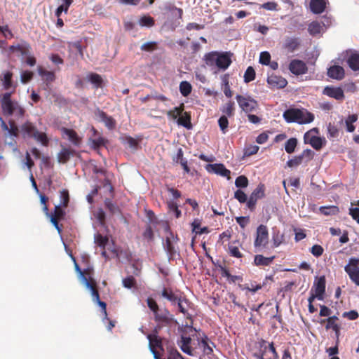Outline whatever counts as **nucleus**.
<instances>
[{
    "mask_svg": "<svg viewBox=\"0 0 359 359\" xmlns=\"http://www.w3.org/2000/svg\"><path fill=\"white\" fill-rule=\"evenodd\" d=\"M271 55L269 52L264 51L260 53L259 62L264 65H268L270 64Z\"/></svg>",
    "mask_w": 359,
    "mask_h": 359,
    "instance_id": "nucleus-64",
    "label": "nucleus"
},
{
    "mask_svg": "<svg viewBox=\"0 0 359 359\" xmlns=\"http://www.w3.org/2000/svg\"><path fill=\"white\" fill-rule=\"evenodd\" d=\"M236 99L239 107L245 113L252 112L258 107L257 101L250 97H245L241 95H237Z\"/></svg>",
    "mask_w": 359,
    "mask_h": 359,
    "instance_id": "nucleus-10",
    "label": "nucleus"
},
{
    "mask_svg": "<svg viewBox=\"0 0 359 359\" xmlns=\"http://www.w3.org/2000/svg\"><path fill=\"white\" fill-rule=\"evenodd\" d=\"M273 247L277 248L284 241V235L279 231L273 233L272 236Z\"/></svg>",
    "mask_w": 359,
    "mask_h": 359,
    "instance_id": "nucleus-48",
    "label": "nucleus"
},
{
    "mask_svg": "<svg viewBox=\"0 0 359 359\" xmlns=\"http://www.w3.org/2000/svg\"><path fill=\"white\" fill-rule=\"evenodd\" d=\"M266 343V341L262 340L260 343L261 353H255L253 355L257 359H278L273 343L271 342L268 346Z\"/></svg>",
    "mask_w": 359,
    "mask_h": 359,
    "instance_id": "nucleus-7",
    "label": "nucleus"
},
{
    "mask_svg": "<svg viewBox=\"0 0 359 359\" xmlns=\"http://www.w3.org/2000/svg\"><path fill=\"white\" fill-rule=\"evenodd\" d=\"M90 290L93 298V301L98 304L101 308L102 311L105 316V318L107 317V304L100 299V294L97 288H95L94 285H91L88 288Z\"/></svg>",
    "mask_w": 359,
    "mask_h": 359,
    "instance_id": "nucleus-15",
    "label": "nucleus"
},
{
    "mask_svg": "<svg viewBox=\"0 0 359 359\" xmlns=\"http://www.w3.org/2000/svg\"><path fill=\"white\" fill-rule=\"evenodd\" d=\"M300 46V40L296 37H287L283 45V48L289 53H293Z\"/></svg>",
    "mask_w": 359,
    "mask_h": 359,
    "instance_id": "nucleus-16",
    "label": "nucleus"
},
{
    "mask_svg": "<svg viewBox=\"0 0 359 359\" xmlns=\"http://www.w3.org/2000/svg\"><path fill=\"white\" fill-rule=\"evenodd\" d=\"M269 245V231L264 224L258 226L256 230L254 247L256 251L260 252L266 249Z\"/></svg>",
    "mask_w": 359,
    "mask_h": 359,
    "instance_id": "nucleus-6",
    "label": "nucleus"
},
{
    "mask_svg": "<svg viewBox=\"0 0 359 359\" xmlns=\"http://www.w3.org/2000/svg\"><path fill=\"white\" fill-rule=\"evenodd\" d=\"M184 110V104L183 103L180 104L179 107H175L172 109H170L167 111V116L169 118L172 120H175L178 118L180 115Z\"/></svg>",
    "mask_w": 359,
    "mask_h": 359,
    "instance_id": "nucleus-35",
    "label": "nucleus"
},
{
    "mask_svg": "<svg viewBox=\"0 0 359 359\" xmlns=\"http://www.w3.org/2000/svg\"><path fill=\"white\" fill-rule=\"evenodd\" d=\"M299 155L302 157L303 162L307 163L313 158L315 153L311 149H306Z\"/></svg>",
    "mask_w": 359,
    "mask_h": 359,
    "instance_id": "nucleus-47",
    "label": "nucleus"
},
{
    "mask_svg": "<svg viewBox=\"0 0 359 359\" xmlns=\"http://www.w3.org/2000/svg\"><path fill=\"white\" fill-rule=\"evenodd\" d=\"M13 78V73L11 72L7 71L4 73L3 78L1 79L2 84L4 86V88L6 90H10L11 88L13 89V91L15 90L16 88V85H14L12 81Z\"/></svg>",
    "mask_w": 359,
    "mask_h": 359,
    "instance_id": "nucleus-24",
    "label": "nucleus"
},
{
    "mask_svg": "<svg viewBox=\"0 0 359 359\" xmlns=\"http://www.w3.org/2000/svg\"><path fill=\"white\" fill-rule=\"evenodd\" d=\"M12 93H5L1 95L0 102L3 114L5 116H15L22 118L25 116V109L16 100H12Z\"/></svg>",
    "mask_w": 359,
    "mask_h": 359,
    "instance_id": "nucleus-2",
    "label": "nucleus"
},
{
    "mask_svg": "<svg viewBox=\"0 0 359 359\" xmlns=\"http://www.w3.org/2000/svg\"><path fill=\"white\" fill-rule=\"evenodd\" d=\"M218 124L222 133H226L229 127L227 116H222L218 120Z\"/></svg>",
    "mask_w": 359,
    "mask_h": 359,
    "instance_id": "nucleus-56",
    "label": "nucleus"
},
{
    "mask_svg": "<svg viewBox=\"0 0 359 359\" xmlns=\"http://www.w3.org/2000/svg\"><path fill=\"white\" fill-rule=\"evenodd\" d=\"M88 81L94 85L95 88H102L103 79L102 76L96 73H90L88 75Z\"/></svg>",
    "mask_w": 359,
    "mask_h": 359,
    "instance_id": "nucleus-36",
    "label": "nucleus"
},
{
    "mask_svg": "<svg viewBox=\"0 0 359 359\" xmlns=\"http://www.w3.org/2000/svg\"><path fill=\"white\" fill-rule=\"evenodd\" d=\"M62 208L63 207L60 205H55L54 211L50 216L61 220L63 219L65 216V211Z\"/></svg>",
    "mask_w": 359,
    "mask_h": 359,
    "instance_id": "nucleus-49",
    "label": "nucleus"
},
{
    "mask_svg": "<svg viewBox=\"0 0 359 359\" xmlns=\"http://www.w3.org/2000/svg\"><path fill=\"white\" fill-rule=\"evenodd\" d=\"M268 280H273L272 276H267V277H266V278H265V280H264V281L263 282L262 284H256V285H255L254 283H251L250 286H248V285H245L243 286V290H247L250 291L252 292H256L257 291L260 290L264 285H265L266 284Z\"/></svg>",
    "mask_w": 359,
    "mask_h": 359,
    "instance_id": "nucleus-39",
    "label": "nucleus"
},
{
    "mask_svg": "<svg viewBox=\"0 0 359 359\" xmlns=\"http://www.w3.org/2000/svg\"><path fill=\"white\" fill-rule=\"evenodd\" d=\"M39 74L43 76L45 81L47 82H53L55 79V75L53 72H50L46 69H40Z\"/></svg>",
    "mask_w": 359,
    "mask_h": 359,
    "instance_id": "nucleus-50",
    "label": "nucleus"
},
{
    "mask_svg": "<svg viewBox=\"0 0 359 359\" xmlns=\"http://www.w3.org/2000/svg\"><path fill=\"white\" fill-rule=\"evenodd\" d=\"M310 252L313 256L319 257L323 254L324 249L320 245H314L311 248Z\"/></svg>",
    "mask_w": 359,
    "mask_h": 359,
    "instance_id": "nucleus-63",
    "label": "nucleus"
},
{
    "mask_svg": "<svg viewBox=\"0 0 359 359\" xmlns=\"http://www.w3.org/2000/svg\"><path fill=\"white\" fill-rule=\"evenodd\" d=\"M73 261L74 262V268L76 273L79 274V278L82 282L83 284L85 285V286L88 288L92 285V283L88 281L86 278V276L84 274V272L81 269L79 264H77L76 259L74 257H72Z\"/></svg>",
    "mask_w": 359,
    "mask_h": 359,
    "instance_id": "nucleus-33",
    "label": "nucleus"
},
{
    "mask_svg": "<svg viewBox=\"0 0 359 359\" xmlns=\"http://www.w3.org/2000/svg\"><path fill=\"white\" fill-rule=\"evenodd\" d=\"M83 272H84V274L86 276V278L87 279V280L88 281V280H89V282L92 283V285H93L94 287L96 288L97 283L93 277V269L92 267L89 266V267L86 268V269H84L83 271Z\"/></svg>",
    "mask_w": 359,
    "mask_h": 359,
    "instance_id": "nucleus-55",
    "label": "nucleus"
},
{
    "mask_svg": "<svg viewBox=\"0 0 359 359\" xmlns=\"http://www.w3.org/2000/svg\"><path fill=\"white\" fill-rule=\"evenodd\" d=\"M180 298L177 301L178 309L180 312L183 313L184 316L188 314V308L189 306V300L184 296L180 294Z\"/></svg>",
    "mask_w": 359,
    "mask_h": 359,
    "instance_id": "nucleus-32",
    "label": "nucleus"
},
{
    "mask_svg": "<svg viewBox=\"0 0 359 359\" xmlns=\"http://www.w3.org/2000/svg\"><path fill=\"white\" fill-rule=\"evenodd\" d=\"M259 147L257 145H250L246 147L244 149V155L246 156H250L256 154L259 151Z\"/></svg>",
    "mask_w": 359,
    "mask_h": 359,
    "instance_id": "nucleus-62",
    "label": "nucleus"
},
{
    "mask_svg": "<svg viewBox=\"0 0 359 359\" xmlns=\"http://www.w3.org/2000/svg\"><path fill=\"white\" fill-rule=\"evenodd\" d=\"M62 131L65 135H66L68 137L69 140L72 142L74 144H80L81 140L79 137L76 131H74L72 129H69L66 128H62Z\"/></svg>",
    "mask_w": 359,
    "mask_h": 359,
    "instance_id": "nucleus-26",
    "label": "nucleus"
},
{
    "mask_svg": "<svg viewBox=\"0 0 359 359\" xmlns=\"http://www.w3.org/2000/svg\"><path fill=\"white\" fill-rule=\"evenodd\" d=\"M289 69L293 74L302 75L307 72L308 67L304 61L294 59L290 62Z\"/></svg>",
    "mask_w": 359,
    "mask_h": 359,
    "instance_id": "nucleus-11",
    "label": "nucleus"
},
{
    "mask_svg": "<svg viewBox=\"0 0 359 359\" xmlns=\"http://www.w3.org/2000/svg\"><path fill=\"white\" fill-rule=\"evenodd\" d=\"M255 79V71L252 67H248L244 74V81L249 83Z\"/></svg>",
    "mask_w": 359,
    "mask_h": 359,
    "instance_id": "nucleus-53",
    "label": "nucleus"
},
{
    "mask_svg": "<svg viewBox=\"0 0 359 359\" xmlns=\"http://www.w3.org/2000/svg\"><path fill=\"white\" fill-rule=\"evenodd\" d=\"M265 196V186L260 183L251 193L248 201H247V207L250 211H254L256 208L257 202Z\"/></svg>",
    "mask_w": 359,
    "mask_h": 359,
    "instance_id": "nucleus-9",
    "label": "nucleus"
},
{
    "mask_svg": "<svg viewBox=\"0 0 359 359\" xmlns=\"http://www.w3.org/2000/svg\"><path fill=\"white\" fill-rule=\"evenodd\" d=\"M192 87L188 81H182L180 84V93L184 96H188L191 93Z\"/></svg>",
    "mask_w": 359,
    "mask_h": 359,
    "instance_id": "nucleus-44",
    "label": "nucleus"
},
{
    "mask_svg": "<svg viewBox=\"0 0 359 359\" xmlns=\"http://www.w3.org/2000/svg\"><path fill=\"white\" fill-rule=\"evenodd\" d=\"M136 284V280L133 276H129L123 280V285L126 288H132Z\"/></svg>",
    "mask_w": 359,
    "mask_h": 359,
    "instance_id": "nucleus-61",
    "label": "nucleus"
},
{
    "mask_svg": "<svg viewBox=\"0 0 359 359\" xmlns=\"http://www.w3.org/2000/svg\"><path fill=\"white\" fill-rule=\"evenodd\" d=\"M302 163H304V162L302 159V157L300 156V155H298V156H295L293 158L287 161V165L289 168H294V167H297V166L299 165Z\"/></svg>",
    "mask_w": 359,
    "mask_h": 359,
    "instance_id": "nucleus-60",
    "label": "nucleus"
},
{
    "mask_svg": "<svg viewBox=\"0 0 359 359\" xmlns=\"http://www.w3.org/2000/svg\"><path fill=\"white\" fill-rule=\"evenodd\" d=\"M75 154V151L69 148H62L57 154V160L59 163H67L71 156Z\"/></svg>",
    "mask_w": 359,
    "mask_h": 359,
    "instance_id": "nucleus-23",
    "label": "nucleus"
},
{
    "mask_svg": "<svg viewBox=\"0 0 359 359\" xmlns=\"http://www.w3.org/2000/svg\"><path fill=\"white\" fill-rule=\"evenodd\" d=\"M144 238L147 239L149 241H151L154 239V235L152 229L151 224L149 223L147 225L146 229L142 234Z\"/></svg>",
    "mask_w": 359,
    "mask_h": 359,
    "instance_id": "nucleus-57",
    "label": "nucleus"
},
{
    "mask_svg": "<svg viewBox=\"0 0 359 359\" xmlns=\"http://www.w3.org/2000/svg\"><path fill=\"white\" fill-rule=\"evenodd\" d=\"M147 338L149 339L150 349L156 350V348H159L163 350L162 339L157 335L156 332V334H149Z\"/></svg>",
    "mask_w": 359,
    "mask_h": 359,
    "instance_id": "nucleus-20",
    "label": "nucleus"
},
{
    "mask_svg": "<svg viewBox=\"0 0 359 359\" xmlns=\"http://www.w3.org/2000/svg\"><path fill=\"white\" fill-rule=\"evenodd\" d=\"M139 23L142 27H150L154 26L155 22L154 18L151 16L144 15L140 19Z\"/></svg>",
    "mask_w": 359,
    "mask_h": 359,
    "instance_id": "nucleus-52",
    "label": "nucleus"
},
{
    "mask_svg": "<svg viewBox=\"0 0 359 359\" xmlns=\"http://www.w3.org/2000/svg\"><path fill=\"white\" fill-rule=\"evenodd\" d=\"M104 205L106 208L110 212L111 214L114 215L120 212L119 208L114 204L111 199L106 198L104 200Z\"/></svg>",
    "mask_w": 359,
    "mask_h": 359,
    "instance_id": "nucleus-45",
    "label": "nucleus"
},
{
    "mask_svg": "<svg viewBox=\"0 0 359 359\" xmlns=\"http://www.w3.org/2000/svg\"><path fill=\"white\" fill-rule=\"evenodd\" d=\"M8 49L11 53L18 51L22 55H27L29 54L31 46L27 42L23 41L22 44L12 45L9 46Z\"/></svg>",
    "mask_w": 359,
    "mask_h": 359,
    "instance_id": "nucleus-19",
    "label": "nucleus"
},
{
    "mask_svg": "<svg viewBox=\"0 0 359 359\" xmlns=\"http://www.w3.org/2000/svg\"><path fill=\"white\" fill-rule=\"evenodd\" d=\"M311 11L316 14L323 13L325 8V2L324 0H311L310 2Z\"/></svg>",
    "mask_w": 359,
    "mask_h": 359,
    "instance_id": "nucleus-25",
    "label": "nucleus"
},
{
    "mask_svg": "<svg viewBox=\"0 0 359 359\" xmlns=\"http://www.w3.org/2000/svg\"><path fill=\"white\" fill-rule=\"evenodd\" d=\"M191 339L189 337L182 336L180 341L178 342L181 350L189 355H191Z\"/></svg>",
    "mask_w": 359,
    "mask_h": 359,
    "instance_id": "nucleus-30",
    "label": "nucleus"
},
{
    "mask_svg": "<svg viewBox=\"0 0 359 359\" xmlns=\"http://www.w3.org/2000/svg\"><path fill=\"white\" fill-rule=\"evenodd\" d=\"M234 198L237 199L241 203H247V201H248L247 195L241 189H237L234 192Z\"/></svg>",
    "mask_w": 359,
    "mask_h": 359,
    "instance_id": "nucleus-58",
    "label": "nucleus"
},
{
    "mask_svg": "<svg viewBox=\"0 0 359 359\" xmlns=\"http://www.w3.org/2000/svg\"><path fill=\"white\" fill-rule=\"evenodd\" d=\"M323 94L338 101H342L345 97L344 90L340 87L327 86L323 89Z\"/></svg>",
    "mask_w": 359,
    "mask_h": 359,
    "instance_id": "nucleus-12",
    "label": "nucleus"
},
{
    "mask_svg": "<svg viewBox=\"0 0 359 359\" xmlns=\"http://www.w3.org/2000/svg\"><path fill=\"white\" fill-rule=\"evenodd\" d=\"M95 243L100 247L104 248L108 243V238L98 233L95 236Z\"/></svg>",
    "mask_w": 359,
    "mask_h": 359,
    "instance_id": "nucleus-59",
    "label": "nucleus"
},
{
    "mask_svg": "<svg viewBox=\"0 0 359 359\" xmlns=\"http://www.w3.org/2000/svg\"><path fill=\"white\" fill-rule=\"evenodd\" d=\"M297 140L294 137H291L287 140L285 144V149L287 154H292L294 151L297 145Z\"/></svg>",
    "mask_w": 359,
    "mask_h": 359,
    "instance_id": "nucleus-42",
    "label": "nucleus"
},
{
    "mask_svg": "<svg viewBox=\"0 0 359 359\" xmlns=\"http://www.w3.org/2000/svg\"><path fill=\"white\" fill-rule=\"evenodd\" d=\"M8 124L9 127L8 126V130H6L5 131H8L9 135L11 136L18 137L20 132V128H18L15 121L13 119L9 120Z\"/></svg>",
    "mask_w": 359,
    "mask_h": 359,
    "instance_id": "nucleus-43",
    "label": "nucleus"
},
{
    "mask_svg": "<svg viewBox=\"0 0 359 359\" xmlns=\"http://www.w3.org/2000/svg\"><path fill=\"white\" fill-rule=\"evenodd\" d=\"M275 256L266 257L262 255H257L254 258V264L256 266H269L273 262Z\"/></svg>",
    "mask_w": 359,
    "mask_h": 359,
    "instance_id": "nucleus-28",
    "label": "nucleus"
},
{
    "mask_svg": "<svg viewBox=\"0 0 359 359\" xmlns=\"http://www.w3.org/2000/svg\"><path fill=\"white\" fill-rule=\"evenodd\" d=\"M222 88L224 91V95L227 97L229 98L232 97L233 93L231 90L230 86L229 84V80L226 75H225L224 77L223 78V84Z\"/></svg>",
    "mask_w": 359,
    "mask_h": 359,
    "instance_id": "nucleus-54",
    "label": "nucleus"
},
{
    "mask_svg": "<svg viewBox=\"0 0 359 359\" xmlns=\"http://www.w3.org/2000/svg\"><path fill=\"white\" fill-rule=\"evenodd\" d=\"M248 184V179L245 175H240L235 180V185L238 188H245Z\"/></svg>",
    "mask_w": 359,
    "mask_h": 359,
    "instance_id": "nucleus-51",
    "label": "nucleus"
},
{
    "mask_svg": "<svg viewBox=\"0 0 359 359\" xmlns=\"http://www.w3.org/2000/svg\"><path fill=\"white\" fill-rule=\"evenodd\" d=\"M319 210L324 215H336L339 212V209L336 205L322 206Z\"/></svg>",
    "mask_w": 359,
    "mask_h": 359,
    "instance_id": "nucleus-38",
    "label": "nucleus"
},
{
    "mask_svg": "<svg viewBox=\"0 0 359 359\" xmlns=\"http://www.w3.org/2000/svg\"><path fill=\"white\" fill-rule=\"evenodd\" d=\"M344 68L339 65L332 66L327 70L328 76L334 79L341 80L344 77Z\"/></svg>",
    "mask_w": 359,
    "mask_h": 359,
    "instance_id": "nucleus-18",
    "label": "nucleus"
},
{
    "mask_svg": "<svg viewBox=\"0 0 359 359\" xmlns=\"http://www.w3.org/2000/svg\"><path fill=\"white\" fill-rule=\"evenodd\" d=\"M283 116L287 123H297L299 124L310 123L314 120V114L305 109L290 108L285 110Z\"/></svg>",
    "mask_w": 359,
    "mask_h": 359,
    "instance_id": "nucleus-4",
    "label": "nucleus"
},
{
    "mask_svg": "<svg viewBox=\"0 0 359 359\" xmlns=\"http://www.w3.org/2000/svg\"><path fill=\"white\" fill-rule=\"evenodd\" d=\"M207 170L210 172H213L222 177H225L227 180L231 179V171L226 169L222 163L209 164L207 166Z\"/></svg>",
    "mask_w": 359,
    "mask_h": 359,
    "instance_id": "nucleus-13",
    "label": "nucleus"
},
{
    "mask_svg": "<svg viewBox=\"0 0 359 359\" xmlns=\"http://www.w3.org/2000/svg\"><path fill=\"white\" fill-rule=\"evenodd\" d=\"M147 303L149 309L153 313L154 320L156 323L154 329L155 332L163 327L170 326L174 321L173 315L167 309H160L155 299L148 297Z\"/></svg>",
    "mask_w": 359,
    "mask_h": 359,
    "instance_id": "nucleus-1",
    "label": "nucleus"
},
{
    "mask_svg": "<svg viewBox=\"0 0 359 359\" xmlns=\"http://www.w3.org/2000/svg\"><path fill=\"white\" fill-rule=\"evenodd\" d=\"M231 55L230 52L212 51L205 55L204 60L207 66L224 71L232 62Z\"/></svg>",
    "mask_w": 359,
    "mask_h": 359,
    "instance_id": "nucleus-3",
    "label": "nucleus"
},
{
    "mask_svg": "<svg viewBox=\"0 0 359 359\" xmlns=\"http://www.w3.org/2000/svg\"><path fill=\"white\" fill-rule=\"evenodd\" d=\"M267 82L272 87H275L277 88H283L287 84V81L285 78H283L280 76H276V75H272L271 76H269L268 79H267Z\"/></svg>",
    "mask_w": 359,
    "mask_h": 359,
    "instance_id": "nucleus-17",
    "label": "nucleus"
},
{
    "mask_svg": "<svg viewBox=\"0 0 359 359\" xmlns=\"http://www.w3.org/2000/svg\"><path fill=\"white\" fill-rule=\"evenodd\" d=\"M359 258L351 257L348 263L345 266L344 270L348 275L350 279L356 285L359 286Z\"/></svg>",
    "mask_w": 359,
    "mask_h": 359,
    "instance_id": "nucleus-8",
    "label": "nucleus"
},
{
    "mask_svg": "<svg viewBox=\"0 0 359 359\" xmlns=\"http://www.w3.org/2000/svg\"><path fill=\"white\" fill-rule=\"evenodd\" d=\"M164 248L170 258H173L175 256L177 251L171 241L170 237L166 238Z\"/></svg>",
    "mask_w": 359,
    "mask_h": 359,
    "instance_id": "nucleus-40",
    "label": "nucleus"
},
{
    "mask_svg": "<svg viewBox=\"0 0 359 359\" xmlns=\"http://www.w3.org/2000/svg\"><path fill=\"white\" fill-rule=\"evenodd\" d=\"M20 133L23 138H33L43 145L48 146L49 140L45 133L39 132L36 126L27 121L20 126Z\"/></svg>",
    "mask_w": 359,
    "mask_h": 359,
    "instance_id": "nucleus-5",
    "label": "nucleus"
},
{
    "mask_svg": "<svg viewBox=\"0 0 359 359\" xmlns=\"http://www.w3.org/2000/svg\"><path fill=\"white\" fill-rule=\"evenodd\" d=\"M309 143L316 150H320L323 147V144H325V140L318 136H312L310 138Z\"/></svg>",
    "mask_w": 359,
    "mask_h": 359,
    "instance_id": "nucleus-37",
    "label": "nucleus"
},
{
    "mask_svg": "<svg viewBox=\"0 0 359 359\" xmlns=\"http://www.w3.org/2000/svg\"><path fill=\"white\" fill-rule=\"evenodd\" d=\"M347 64L353 71L359 70V54L353 53L349 55L347 58Z\"/></svg>",
    "mask_w": 359,
    "mask_h": 359,
    "instance_id": "nucleus-29",
    "label": "nucleus"
},
{
    "mask_svg": "<svg viewBox=\"0 0 359 359\" xmlns=\"http://www.w3.org/2000/svg\"><path fill=\"white\" fill-rule=\"evenodd\" d=\"M191 113L187 111H182L177 120L178 125L182 126L187 129L192 128V124L191 123Z\"/></svg>",
    "mask_w": 359,
    "mask_h": 359,
    "instance_id": "nucleus-21",
    "label": "nucleus"
},
{
    "mask_svg": "<svg viewBox=\"0 0 359 359\" xmlns=\"http://www.w3.org/2000/svg\"><path fill=\"white\" fill-rule=\"evenodd\" d=\"M60 205L67 208L69 202V195L67 189H62L60 192Z\"/></svg>",
    "mask_w": 359,
    "mask_h": 359,
    "instance_id": "nucleus-46",
    "label": "nucleus"
},
{
    "mask_svg": "<svg viewBox=\"0 0 359 359\" xmlns=\"http://www.w3.org/2000/svg\"><path fill=\"white\" fill-rule=\"evenodd\" d=\"M161 296L170 302L172 304H175L180 297V295L175 294L170 287H163L161 292Z\"/></svg>",
    "mask_w": 359,
    "mask_h": 359,
    "instance_id": "nucleus-22",
    "label": "nucleus"
},
{
    "mask_svg": "<svg viewBox=\"0 0 359 359\" xmlns=\"http://www.w3.org/2000/svg\"><path fill=\"white\" fill-rule=\"evenodd\" d=\"M325 285L326 280L325 277L324 276H320L317 282H315L313 284L314 292L316 296V298L318 300H323L324 299V294L325 292Z\"/></svg>",
    "mask_w": 359,
    "mask_h": 359,
    "instance_id": "nucleus-14",
    "label": "nucleus"
},
{
    "mask_svg": "<svg viewBox=\"0 0 359 359\" xmlns=\"http://www.w3.org/2000/svg\"><path fill=\"white\" fill-rule=\"evenodd\" d=\"M324 25V22L313 21L309 25L308 31L311 35L316 36L323 31Z\"/></svg>",
    "mask_w": 359,
    "mask_h": 359,
    "instance_id": "nucleus-31",
    "label": "nucleus"
},
{
    "mask_svg": "<svg viewBox=\"0 0 359 359\" xmlns=\"http://www.w3.org/2000/svg\"><path fill=\"white\" fill-rule=\"evenodd\" d=\"M235 104L233 101H229L226 102L222 109V111L225 114L226 116H233L234 115Z\"/></svg>",
    "mask_w": 359,
    "mask_h": 359,
    "instance_id": "nucleus-41",
    "label": "nucleus"
},
{
    "mask_svg": "<svg viewBox=\"0 0 359 359\" xmlns=\"http://www.w3.org/2000/svg\"><path fill=\"white\" fill-rule=\"evenodd\" d=\"M199 344L203 346V351L205 354L211 355L213 353V348L211 345L213 346H215V345L206 335H203V337L201 338Z\"/></svg>",
    "mask_w": 359,
    "mask_h": 359,
    "instance_id": "nucleus-27",
    "label": "nucleus"
},
{
    "mask_svg": "<svg viewBox=\"0 0 359 359\" xmlns=\"http://www.w3.org/2000/svg\"><path fill=\"white\" fill-rule=\"evenodd\" d=\"M358 116L357 114H353L348 115L347 118L345 119V125L346 126V130L349 133H353L355 127L353 125L355 122L358 121Z\"/></svg>",
    "mask_w": 359,
    "mask_h": 359,
    "instance_id": "nucleus-34",
    "label": "nucleus"
}]
</instances>
